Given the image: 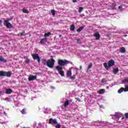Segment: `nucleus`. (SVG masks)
<instances>
[{
    "label": "nucleus",
    "mask_w": 128,
    "mask_h": 128,
    "mask_svg": "<svg viewBox=\"0 0 128 128\" xmlns=\"http://www.w3.org/2000/svg\"><path fill=\"white\" fill-rule=\"evenodd\" d=\"M82 10H84V8L82 7H80L79 10H78V12H80H80H82Z\"/></svg>",
    "instance_id": "c85d7f7f"
},
{
    "label": "nucleus",
    "mask_w": 128,
    "mask_h": 128,
    "mask_svg": "<svg viewBox=\"0 0 128 128\" xmlns=\"http://www.w3.org/2000/svg\"><path fill=\"white\" fill-rule=\"evenodd\" d=\"M124 92H128V86L125 85V89H124Z\"/></svg>",
    "instance_id": "2f4dec72"
},
{
    "label": "nucleus",
    "mask_w": 128,
    "mask_h": 128,
    "mask_svg": "<svg viewBox=\"0 0 128 128\" xmlns=\"http://www.w3.org/2000/svg\"><path fill=\"white\" fill-rule=\"evenodd\" d=\"M119 10H122V6L120 5V6H118Z\"/></svg>",
    "instance_id": "ea45409f"
},
{
    "label": "nucleus",
    "mask_w": 128,
    "mask_h": 128,
    "mask_svg": "<svg viewBox=\"0 0 128 128\" xmlns=\"http://www.w3.org/2000/svg\"><path fill=\"white\" fill-rule=\"evenodd\" d=\"M12 92V89L10 88L6 89V94H10Z\"/></svg>",
    "instance_id": "f8f14e48"
},
{
    "label": "nucleus",
    "mask_w": 128,
    "mask_h": 128,
    "mask_svg": "<svg viewBox=\"0 0 128 128\" xmlns=\"http://www.w3.org/2000/svg\"><path fill=\"white\" fill-rule=\"evenodd\" d=\"M75 29H76V26H74V24L71 25L70 27V30H72V32H74V30Z\"/></svg>",
    "instance_id": "f3484780"
},
{
    "label": "nucleus",
    "mask_w": 128,
    "mask_h": 128,
    "mask_svg": "<svg viewBox=\"0 0 128 128\" xmlns=\"http://www.w3.org/2000/svg\"><path fill=\"white\" fill-rule=\"evenodd\" d=\"M114 66V60H111L108 62V66L109 68Z\"/></svg>",
    "instance_id": "1a4fd4ad"
},
{
    "label": "nucleus",
    "mask_w": 128,
    "mask_h": 128,
    "mask_svg": "<svg viewBox=\"0 0 128 128\" xmlns=\"http://www.w3.org/2000/svg\"><path fill=\"white\" fill-rule=\"evenodd\" d=\"M52 36V33L50 32L45 33L44 34V38H48V36Z\"/></svg>",
    "instance_id": "6ab92c4d"
},
{
    "label": "nucleus",
    "mask_w": 128,
    "mask_h": 128,
    "mask_svg": "<svg viewBox=\"0 0 128 128\" xmlns=\"http://www.w3.org/2000/svg\"><path fill=\"white\" fill-rule=\"evenodd\" d=\"M122 84H126V82H128V77L124 78V80H122Z\"/></svg>",
    "instance_id": "393cba45"
},
{
    "label": "nucleus",
    "mask_w": 128,
    "mask_h": 128,
    "mask_svg": "<svg viewBox=\"0 0 128 128\" xmlns=\"http://www.w3.org/2000/svg\"><path fill=\"white\" fill-rule=\"evenodd\" d=\"M123 92H124V88H121L118 90V94H122Z\"/></svg>",
    "instance_id": "b1692460"
},
{
    "label": "nucleus",
    "mask_w": 128,
    "mask_h": 128,
    "mask_svg": "<svg viewBox=\"0 0 128 128\" xmlns=\"http://www.w3.org/2000/svg\"><path fill=\"white\" fill-rule=\"evenodd\" d=\"M22 12L24 14H29V12H28V9H25L24 8H22Z\"/></svg>",
    "instance_id": "412c9836"
},
{
    "label": "nucleus",
    "mask_w": 128,
    "mask_h": 128,
    "mask_svg": "<svg viewBox=\"0 0 128 128\" xmlns=\"http://www.w3.org/2000/svg\"><path fill=\"white\" fill-rule=\"evenodd\" d=\"M76 42L77 44H82V41L80 40V39L78 38V39H77V40H76Z\"/></svg>",
    "instance_id": "473e14b6"
},
{
    "label": "nucleus",
    "mask_w": 128,
    "mask_h": 128,
    "mask_svg": "<svg viewBox=\"0 0 128 128\" xmlns=\"http://www.w3.org/2000/svg\"><path fill=\"white\" fill-rule=\"evenodd\" d=\"M66 76H67L68 78H70V76H72V70L68 71L67 73H66Z\"/></svg>",
    "instance_id": "5701e85b"
},
{
    "label": "nucleus",
    "mask_w": 128,
    "mask_h": 128,
    "mask_svg": "<svg viewBox=\"0 0 128 128\" xmlns=\"http://www.w3.org/2000/svg\"><path fill=\"white\" fill-rule=\"evenodd\" d=\"M49 124H58V121L56 119H53L52 118H50L48 122Z\"/></svg>",
    "instance_id": "423d86ee"
},
{
    "label": "nucleus",
    "mask_w": 128,
    "mask_h": 128,
    "mask_svg": "<svg viewBox=\"0 0 128 128\" xmlns=\"http://www.w3.org/2000/svg\"><path fill=\"white\" fill-rule=\"evenodd\" d=\"M26 34V32H24V31H23V32H20V36H26V34Z\"/></svg>",
    "instance_id": "72a5a7b5"
},
{
    "label": "nucleus",
    "mask_w": 128,
    "mask_h": 128,
    "mask_svg": "<svg viewBox=\"0 0 128 128\" xmlns=\"http://www.w3.org/2000/svg\"><path fill=\"white\" fill-rule=\"evenodd\" d=\"M12 20L10 18H8V20H7L8 21V22H10Z\"/></svg>",
    "instance_id": "a19ab883"
},
{
    "label": "nucleus",
    "mask_w": 128,
    "mask_h": 128,
    "mask_svg": "<svg viewBox=\"0 0 128 128\" xmlns=\"http://www.w3.org/2000/svg\"><path fill=\"white\" fill-rule=\"evenodd\" d=\"M21 114H26V109H22L21 111H20Z\"/></svg>",
    "instance_id": "cd10ccee"
},
{
    "label": "nucleus",
    "mask_w": 128,
    "mask_h": 128,
    "mask_svg": "<svg viewBox=\"0 0 128 128\" xmlns=\"http://www.w3.org/2000/svg\"><path fill=\"white\" fill-rule=\"evenodd\" d=\"M84 26H82L80 27L78 30H77V32H82V30H84Z\"/></svg>",
    "instance_id": "4be33fe9"
},
{
    "label": "nucleus",
    "mask_w": 128,
    "mask_h": 128,
    "mask_svg": "<svg viewBox=\"0 0 128 128\" xmlns=\"http://www.w3.org/2000/svg\"><path fill=\"white\" fill-rule=\"evenodd\" d=\"M4 25H5L6 28H12V24L9 22H8V20L4 21Z\"/></svg>",
    "instance_id": "0eeeda50"
},
{
    "label": "nucleus",
    "mask_w": 128,
    "mask_h": 128,
    "mask_svg": "<svg viewBox=\"0 0 128 128\" xmlns=\"http://www.w3.org/2000/svg\"><path fill=\"white\" fill-rule=\"evenodd\" d=\"M0 76H7V78H10V76H12V72L0 71Z\"/></svg>",
    "instance_id": "f03ea898"
},
{
    "label": "nucleus",
    "mask_w": 128,
    "mask_h": 128,
    "mask_svg": "<svg viewBox=\"0 0 128 128\" xmlns=\"http://www.w3.org/2000/svg\"><path fill=\"white\" fill-rule=\"evenodd\" d=\"M51 13L52 16H56V11H54V10H51Z\"/></svg>",
    "instance_id": "c756f323"
},
{
    "label": "nucleus",
    "mask_w": 128,
    "mask_h": 128,
    "mask_svg": "<svg viewBox=\"0 0 128 128\" xmlns=\"http://www.w3.org/2000/svg\"><path fill=\"white\" fill-rule=\"evenodd\" d=\"M124 116L126 118H128V113H126L124 114Z\"/></svg>",
    "instance_id": "4c0bfd02"
},
{
    "label": "nucleus",
    "mask_w": 128,
    "mask_h": 128,
    "mask_svg": "<svg viewBox=\"0 0 128 128\" xmlns=\"http://www.w3.org/2000/svg\"><path fill=\"white\" fill-rule=\"evenodd\" d=\"M92 68V64L90 63L87 68V70H88Z\"/></svg>",
    "instance_id": "bb28decb"
},
{
    "label": "nucleus",
    "mask_w": 128,
    "mask_h": 128,
    "mask_svg": "<svg viewBox=\"0 0 128 128\" xmlns=\"http://www.w3.org/2000/svg\"><path fill=\"white\" fill-rule=\"evenodd\" d=\"M76 100L79 102H82V100H80V98H76Z\"/></svg>",
    "instance_id": "58836bf2"
},
{
    "label": "nucleus",
    "mask_w": 128,
    "mask_h": 128,
    "mask_svg": "<svg viewBox=\"0 0 128 128\" xmlns=\"http://www.w3.org/2000/svg\"><path fill=\"white\" fill-rule=\"evenodd\" d=\"M42 64H44V66H48V61L44 60L42 61Z\"/></svg>",
    "instance_id": "a878e982"
},
{
    "label": "nucleus",
    "mask_w": 128,
    "mask_h": 128,
    "mask_svg": "<svg viewBox=\"0 0 128 128\" xmlns=\"http://www.w3.org/2000/svg\"><path fill=\"white\" fill-rule=\"evenodd\" d=\"M118 72V68H116L113 69V73L114 74H116Z\"/></svg>",
    "instance_id": "a211bd4d"
},
{
    "label": "nucleus",
    "mask_w": 128,
    "mask_h": 128,
    "mask_svg": "<svg viewBox=\"0 0 128 128\" xmlns=\"http://www.w3.org/2000/svg\"><path fill=\"white\" fill-rule=\"evenodd\" d=\"M66 64H70V62L68 60L64 61L62 60H58V64L59 66H64V65Z\"/></svg>",
    "instance_id": "7ed1b4c3"
},
{
    "label": "nucleus",
    "mask_w": 128,
    "mask_h": 128,
    "mask_svg": "<svg viewBox=\"0 0 128 128\" xmlns=\"http://www.w3.org/2000/svg\"><path fill=\"white\" fill-rule=\"evenodd\" d=\"M94 36H95L96 40L100 38V33L98 32H96V33H94Z\"/></svg>",
    "instance_id": "6e6552de"
},
{
    "label": "nucleus",
    "mask_w": 128,
    "mask_h": 128,
    "mask_svg": "<svg viewBox=\"0 0 128 128\" xmlns=\"http://www.w3.org/2000/svg\"><path fill=\"white\" fill-rule=\"evenodd\" d=\"M52 58H54V56H51Z\"/></svg>",
    "instance_id": "de8ad7c7"
},
{
    "label": "nucleus",
    "mask_w": 128,
    "mask_h": 128,
    "mask_svg": "<svg viewBox=\"0 0 128 128\" xmlns=\"http://www.w3.org/2000/svg\"><path fill=\"white\" fill-rule=\"evenodd\" d=\"M0 94H2V92H0Z\"/></svg>",
    "instance_id": "8fccbe9b"
},
{
    "label": "nucleus",
    "mask_w": 128,
    "mask_h": 128,
    "mask_svg": "<svg viewBox=\"0 0 128 128\" xmlns=\"http://www.w3.org/2000/svg\"><path fill=\"white\" fill-rule=\"evenodd\" d=\"M2 24V20H0V24Z\"/></svg>",
    "instance_id": "79ce46f5"
},
{
    "label": "nucleus",
    "mask_w": 128,
    "mask_h": 128,
    "mask_svg": "<svg viewBox=\"0 0 128 128\" xmlns=\"http://www.w3.org/2000/svg\"><path fill=\"white\" fill-rule=\"evenodd\" d=\"M32 56L34 60H37L38 63L40 64V58L38 56V54H32Z\"/></svg>",
    "instance_id": "39448f33"
},
{
    "label": "nucleus",
    "mask_w": 128,
    "mask_h": 128,
    "mask_svg": "<svg viewBox=\"0 0 128 128\" xmlns=\"http://www.w3.org/2000/svg\"><path fill=\"white\" fill-rule=\"evenodd\" d=\"M70 104V101H68V100H66V101H65L64 103L63 104V106H64V108H66L67 106H68Z\"/></svg>",
    "instance_id": "ddd939ff"
},
{
    "label": "nucleus",
    "mask_w": 128,
    "mask_h": 128,
    "mask_svg": "<svg viewBox=\"0 0 128 128\" xmlns=\"http://www.w3.org/2000/svg\"><path fill=\"white\" fill-rule=\"evenodd\" d=\"M56 69L58 70L61 76H64V72L62 70V67L60 66H56Z\"/></svg>",
    "instance_id": "20e7f679"
},
{
    "label": "nucleus",
    "mask_w": 128,
    "mask_h": 128,
    "mask_svg": "<svg viewBox=\"0 0 128 128\" xmlns=\"http://www.w3.org/2000/svg\"><path fill=\"white\" fill-rule=\"evenodd\" d=\"M106 82V80L105 78H102L101 80V82H102V84H104V82Z\"/></svg>",
    "instance_id": "c9c22d12"
},
{
    "label": "nucleus",
    "mask_w": 128,
    "mask_h": 128,
    "mask_svg": "<svg viewBox=\"0 0 128 128\" xmlns=\"http://www.w3.org/2000/svg\"><path fill=\"white\" fill-rule=\"evenodd\" d=\"M74 78H76V76L73 75V76H72V77H71V80H74Z\"/></svg>",
    "instance_id": "e433bc0d"
},
{
    "label": "nucleus",
    "mask_w": 128,
    "mask_h": 128,
    "mask_svg": "<svg viewBox=\"0 0 128 128\" xmlns=\"http://www.w3.org/2000/svg\"><path fill=\"white\" fill-rule=\"evenodd\" d=\"M26 64H30V59L27 58L25 60Z\"/></svg>",
    "instance_id": "f704fd0d"
},
{
    "label": "nucleus",
    "mask_w": 128,
    "mask_h": 128,
    "mask_svg": "<svg viewBox=\"0 0 128 128\" xmlns=\"http://www.w3.org/2000/svg\"><path fill=\"white\" fill-rule=\"evenodd\" d=\"M104 92H106V90L104 89H101L98 92L99 94H104Z\"/></svg>",
    "instance_id": "dca6fc26"
},
{
    "label": "nucleus",
    "mask_w": 128,
    "mask_h": 128,
    "mask_svg": "<svg viewBox=\"0 0 128 128\" xmlns=\"http://www.w3.org/2000/svg\"><path fill=\"white\" fill-rule=\"evenodd\" d=\"M106 70H108L110 68V67L108 66V63L104 62L103 64Z\"/></svg>",
    "instance_id": "aec40b11"
},
{
    "label": "nucleus",
    "mask_w": 128,
    "mask_h": 128,
    "mask_svg": "<svg viewBox=\"0 0 128 128\" xmlns=\"http://www.w3.org/2000/svg\"><path fill=\"white\" fill-rule=\"evenodd\" d=\"M72 2H76V0H72Z\"/></svg>",
    "instance_id": "37998d69"
},
{
    "label": "nucleus",
    "mask_w": 128,
    "mask_h": 128,
    "mask_svg": "<svg viewBox=\"0 0 128 128\" xmlns=\"http://www.w3.org/2000/svg\"><path fill=\"white\" fill-rule=\"evenodd\" d=\"M48 42V38H42L40 40V44H44L46 42Z\"/></svg>",
    "instance_id": "9d476101"
},
{
    "label": "nucleus",
    "mask_w": 128,
    "mask_h": 128,
    "mask_svg": "<svg viewBox=\"0 0 128 128\" xmlns=\"http://www.w3.org/2000/svg\"><path fill=\"white\" fill-rule=\"evenodd\" d=\"M36 79V76L30 75L28 77L29 82H32V80H34Z\"/></svg>",
    "instance_id": "9b49d317"
},
{
    "label": "nucleus",
    "mask_w": 128,
    "mask_h": 128,
    "mask_svg": "<svg viewBox=\"0 0 128 128\" xmlns=\"http://www.w3.org/2000/svg\"><path fill=\"white\" fill-rule=\"evenodd\" d=\"M59 36H60V38H62V34L59 35Z\"/></svg>",
    "instance_id": "a18cd8bd"
},
{
    "label": "nucleus",
    "mask_w": 128,
    "mask_h": 128,
    "mask_svg": "<svg viewBox=\"0 0 128 128\" xmlns=\"http://www.w3.org/2000/svg\"><path fill=\"white\" fill-rule=\"evenodd\" d=\"M56 124L55 126V128H60V124H58V123L57 122V124Z\"/></svg>",
    "instance_id": "7c9ffc66"
},
{
    "label": "nucleus",
    "mask_w": 128,
    "mask_h": 128,
    "mask_svg": "<svg viewBox=\"0 0 128 128\" xmlns=\"http://www.w3.org/2000/svg\"><path fill=\"white\" fill-rule=\"evenodd\" d=\"M120 52H121V54H124L126 52V48L124 47H122L120 48Z\"/></svg>",
    "instance_id": "4468645a"
},
{
    "label": "nucleus",
    "mask_w": 128,
    "mask_h": 128,
    "mask_svg": "<svg viewBox=\"0 0 128 128\" xmlns=\"http://www.w3.org/2000/svg\"><path fill=\"white\" fill-rule=\"evenodd\" d=\"M82 66H80V70H82Z\"/></svg>",
    "instance_id": "c03bdc74"
},
{
    "label": "nucleus",
    "mask_w": 128,
    "mask_h": 128,
    "mask_svg": "<svg viewBox=\"0 0 128 128\" xmlns=\"http://www.w3.org/2000/svg\"><path fill=\"white\" fill-rule=\"evenodd\" d=\"M70 102H72V100H70Z\"/></svg>",
    "instance_id": "3c124183"
},
{
    "label": "nucleus",
    "mask_w": 128,
    "mask_h": 128,
    "mask_svg": "<svg viewBox=\"0 0 128 128\" xmlns=\"http://www.w3.org/2000/svg\"><path fill=\"white\" fill-rule=\"evenodd\" d=\"M124 116H123V117L122 118V120H124Z\"/></svg>",
    "instance_id": "49530a36"
},
{
    "label": "nucleus",
    "mask_w": 128,
    "mask_h": 128,
    "mask_svg": "<svg viewBox=\"0 0 128 128\" xmlns=\"http://www.w3.org/2000/svg\"><path fill=\"white\" fill-rule=\"evenodd\" d=\"M52 88H53V89H54V87L52 86Z\"/></svg>",
    "instance_id": "09e8293b"
},
{
    "label": "nucleus",
    "mask_w": 128,
    "mask_h": 128,
    "mask_svg": "<svg viewBox=\"0 0 128 128\" xmlns=\"http://www.w3.org/2000/svg\"><path fill=\"white\" fill-rule=\"evenodd\" d=\"M56 62V60L54 58H51L47 60V66L50 68H52L54 66V63Z\"/></svg>",
    "instance_id": "f257e3e1"
},
{
    "label": "nucleus",
    "mask_w": 128,
    "mask_h": 128,
    "mask_svg": "<svg viewBox=\"0 0 128 128\" xmlns=\"http://www.w3.org/2000/svg\"><path fill=\"white\" fill-rule=\"evenodd\" d=\"M0 62H6L7 60H6L2 56H0Z\"/></svg>",
    "instance_id": "2eb2a0df"
}]
</instances>
